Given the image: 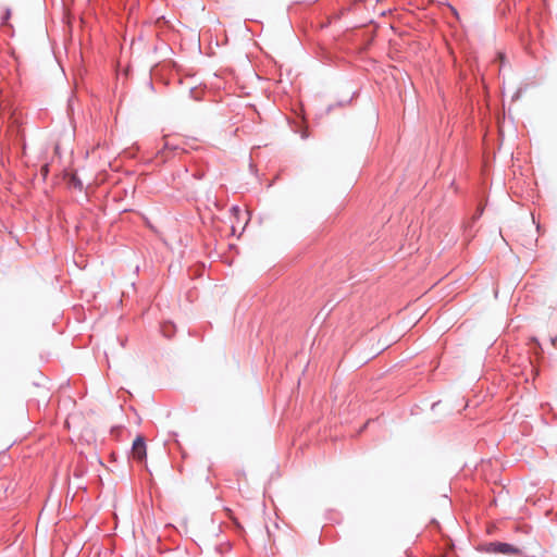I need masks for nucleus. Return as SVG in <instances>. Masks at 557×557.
I'll return each mask as SVG.
<instances>
[{
    "label": "nucleus",
    "mask_w": 557,
    "mask_h": 557,
    "mask_svg": "<svg viewBox=\"0 0 557 557\" xmlns=\"http://www.w3.org/2000/svg\"><path fill=\"white\" fill-rule=\"evenodd\" d=\"M132 455L133 458L138 461H144L146 459L147 453H146V444L143 437L138 436L132 447Z\"/></svg>",
    "instance_id": "nucleus-1"
},
{
    "label": "nucleus",
    "mask_w": 557,
    "mask_h": 557,
    "mask_svg": "<svg viewBox=\"0 0 557 557\" xmlns=\"http://www.w3.org/2000/svg\"><path fill=\"white\" fill-rule=\"evenodd\" d=\"M490 552L504 554V555H518L520 550L507 543H491Z\"/></svg>",
    "instance_id": "nucleus-2"
},
{
    "label": "nucleus",
    "mask_w": 557,
    "mask_h": 557,
    "mask_svg": "<svg viewBox=\"0 0 557 557\" xmlns=\"http://www.w3.org/2000/svg\"><path fill=\"white\" fill-rule=\"evenodd\" d=\"M231 212L237 221H240L243 212L237 206L232 207Z\"/></svg>",
    "instance_id": "nucleus-3"
},
{
    "label": "nucleus",
    "mask_w": 557,
    "mask_h": 557,
    "mask_svg": "<svg viewBox=\"0 0 557 557\" xmlns=\"http://www.w3.org/2000/svg\"><path fill=\"white\" fill-rule=\"evenodd\" d=\"M232 232L235 233L236 232V226L235 225H232Z\"/></svg>",
    "instance_id": "nucleus-4"
}]
</instances>
